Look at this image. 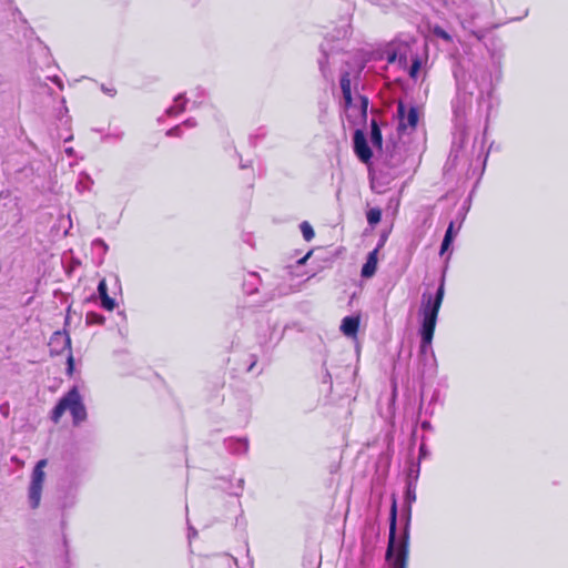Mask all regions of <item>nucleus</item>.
<instances>
[{"label":"nucleus","instance_id":"f257e3e1","mask_svg":"<svg viewBox=\"0 0 568 568\" xmlns=\"http://www.w3.org/2000/svg\"><path fill=\"white\" fill-rule=\"evenodd\" d=\"M397 528V506L393 500L389 514V536L386 549V560L389 561L390 568H407L409 557V534L405 529L403 536L396 542Z\"/></svg>","mask_w":568,"mask_h":568},{"label":"nucleus","instance_id":"f03ea898","mask_svg":"<svg viewBox=\"0 0 568 568\" xmlns=\"http://www.w3.org/2000/svg\"><path fill=\"white\" fill-rule=\"evenodd\" d=\"M445 290H444V282L439 285L435 296H432L430 294H423V302H422V315H423V322H422V352L426 351V347L430 345L435 327L437 323L438 313L443 303Z\"/></svg>","mask_w":568,"mask_h":568},{"label":"nucleus","instance_id":"7ed1b4c3","mask_svg":"<svg viewBox=\"0 0 568 568\" xmlns=\"http://www.w3.org/2000/svg\"><path fill=\"white\" fill-rule=\"evenodd\" d=\"M69 410L74 426H79L88 418V413L83 398L77 386L69 389L51 410L50 418L54 424H59L63 414Z\"/></svg>","mask_w":568,"mask_h":568},{"label":"nucleus","instance_id":"20e7f679","mask_svg":"<svg viewBox=\"0 0 568 568\" xmlns=\"http://www.w3.org/2000/svg\"><path fill=\"white\" fill-rule=\"evenodd\" d=\"M47 459H40L32 471L31 483L29 486V503L32 509H37L40 506L43 484L45 479L44 467L47 466Z\"/></svg>","mask_w":568,"mask_h":568},{"label":"nucleus","instance_id":"39448f33","mask_svg":"<svg viewBox=\"0 0 568 568\" xmlns=\"http://www.w3.org/2000/svg\"><path fill=\"white\" fill-rule=\"evenodd\" d=\"M354 152L356 156L365 164H368L373 158V152L367 143L366 136L362 130H356L353 136Z\"/></svg>","mask_w":568,"mask_h":568},{"label":"nucleus","instance_id":"423d86ee","mask_svg":"<svg viewBox=\"0 0 568 568\" xmlns=\"http://www.w3.org/2000/svg\"><path fill=\"white\" fill-rule=\"evenodd\" d=\"M51 354L60 355L64 351L71 352V337L64 328L52 334L49 342Z\"/></svg>","mask_w":568,"mask_h":568},{"label":"nucleus","instance_id":"0eeeda50","mask_svg":"<svg viewBox=\"0 0 568 568\" xmlns=\"http://www.w3.org/2000/svg\"><path fill=\"white\" fill-rule=\"evenodd\" d=\"M361 324V316H346L341 324V332L347 337H356Z\"/></svg>","mask_w":568,"mask_h":568},{"label":"nucleus","instance_id":"6e6552de","mask_svg":"<svg viewBox=\"0 0 568 568\" xmlns=\"http://www.w3.org/2000/svg\"><path fill=\"white\" fill-rule=\"evenodd\" d=\"M419 121V111L418 108L412 105L407 110V115L404 121H399L398 131H406L409 129L410 131H415Z\"/></svg>","mask_w":568,"mask_h":568},{"label":"nucleus","instance_id":"1a4fd4ad","mask_svg":"<svg viewBox=\"0 0 568 568\" xmlns=\"http://www.w3.org/2000/svg\"><path fill=\"white\" fill-rule=\"evenodd\" d=\"M378 250H379V247H376L368 254L366 263L363 265L362 272H361L363 277L368 278V277H372L376 273L377 262H378V258H377Z\"/></svg>","mask_w":568,"mask_h":568},{"label":"nucleus","instance_id":"9d476101","mask_svg":"<svg viewBox=\"0 0 568 568\" xmlns=\"http://www.w3.org/2000/svg\"><path fill=\"white\" fill-rule=\"evenodd\" d=\"M99 296L101 298V305L106 311H113L115 307V301L109 296L108 286L105 280H101L98 285Z\"/></svg>","mask_w":568,"mask_h":568},{"label":"nucleus","instance_id":"9b49d317","mask_svg":"<svg viewBox=\"0 0 568 568\" xmlns=\"http://www.w3.org/2000/svg\"><path fill=\"white\" fill-rule=\"evenodd\" d=\"M341 89L345 102V108H349L353 102L352 89H351V75L349 72H344L341 77Z\"/></svg>","mask_w":568,"mask_h":568},{"label":"nucleus","instance_id":"f8f14e48","mask_svg":"<svg viewBox=\"0 0 568 568\" xmlns=\"http://www.w3.org/2000/svg\"><path fill=\"white\" fill-rule=\"evenodd\" d=\"M371 141L372 144L377 149L382 150L383 148V135L381 128L375 119L371 120Z\"/></svg>","mask_w":568,"mask_h":568},{"label":"nucleus","instance_id":"ddd939ff","mask_svg":"<svg viewBox=\"0 0 568 568\" xmlns=\"http://www.w3.org/2000/svg\"><path fill=\"white\" fill-rule=\"evenodd\" d=\"M453 232H454V222H450L446 230L444 240L442 242L440 254H444L449 248V246L453 242V239H454Z\"/></svg>","mask_w":568,"mask_h":568},{"label":"nucleus","instance_id":"4468645a","mask_svg":"<svg viewBox=\"0 0 568 568\" xmlns=\"http://www.w3.org/2000/svg\"><path fill=\"white\" fill-rule=\"evenodd\" d=\"M367 222L369 225H376L381 222L382 219V211L378 207L371 209L367 214Z\"/></svg>","mask_w":568,"mask_h":568},{"label":"nucleus","instance_id":"2eb2a0df","mask_svg":"<svg viewBox=\"0 0 568 568\" xmlns=\"http://www.w3.org/2000/svg\"><path fill=\"white\" fill-rule=\"evenodd\" d=\"M300 229L305 241L310 242L314 239L315 232L307 221L302 222Z\"/></svg>","mask_w":568,"mask_h":568},{"label":"nucleus","instance_id":"dca6fc26","mask_svg":"<svg viewBox=\"0 0 568 568\" xmlns=\"http://www.w3.org/2000/svg\"><path fill=\"white\" fill-rule=\"evenodd\" d=\"M420 67H422V60L418 55H416L413 61H412V65L409 68V77L414 80L417 79L418 77V73H419V70H420Z\"/></svg>","mask_w":568,"mask_h":568},{"label":"nucleus","instance_id":"f3484780","mask_svg":"<svg viewBox=\"0 0 568 568\" xmlns=\"http://www.w3.org/2000/svg\"><path fill=\"white\" fill-rule=\"evenodd\" d=\"M433 33L436 37L443 39L446 42H452L453 41L452 36L446 30H444L442 27H439V26H435L434 27Z\"/></svg>","mask_w":568,"mask_h":568},{"label":"nucleus","instance_id":"a211bd4d","mask_svg":"<svg viewBox=\"0 0 568 568\" xmlns=\"http://www.w3.org/2000/svg\"><path fill=\"white\" fill-rule=\"evenodd\" d=\"M87 322L88 323L102 324L104 322V317L102 315L97 314V313L90 312V313L87 314Z\"/></svg>","mask_w":568,"mask_h":568},{"label":"nucleus","instance_id":"6ab92c4d","mask_svg":"<svg viewBox=\"0 0 568 568\" xmlns=\"http://www.w3.org/2000/svg\"><path fill=\"white\" fill-rule=\"evenodd\" d=\"M397 114H398L399 121H404L407 115L406 106H405L404 102H402V101H399L397 104Z\"/></svg>","mask_w":568,"mask_h":568},{"label":"nucleus","instance_id":"aec40b11","mask_svg":"<svg viewBox=\"0 0 568 568\" xmlns=\"http://www.w3.org/2000/svg\"><path fill=\"white\" fill-rule=\"evenodd\" d=\"M101 90L110 97H114L116 94V89L114 87H106L105 84H101Z\"/></svg>","mask_w":568,"mask_h":568},{"label":"nucleus","instance_id":"412c9836","mask_svg":"<svg viewBox=\"0 0 568 568\" xmlns=\"http://www.w3.org/2000/svg\"><path fill=\"white\" fill-rule=\"evenodd\" d=\"M166 134L170 136H180L181 135V126L176 125V126L170 129Z\"/></svg>","mask_w":568,"mask_h":568},{"label":"nucleus","instance_id":"4be33fe9","mask_svg":"<svg viewBox=\"0 0 568 568\" xmlns=\"http://www.w3.org/2000/svg\"><path fill=\"white\" fill-rule=\"evenodd\" d=\"M73 368H74L73 355H72L71 352H69V356H68V371H69L70 374H72Z\"/></svg>","mask_w":568,"mask_h":568},{"label":"nucleus","instance_id":"5701e85b","mask_svg":"<svg viewBox=\"0 0 568 568\" xmlns=\"http://www.w3.org/2000/svg\"><path fill=\"white\" fill-rule=\"evenodd\" d=\"M362 100V112L364 115H366L367 106H368V99L366 97H361Z\"/></svg>","mask_w":568,"mask_h":568},{"label":"nucleus","instance_id":"b1692460","mask_svg":"<svg viewBox=\"0 0 568 568\" xmlns=\"http://www.w3.org/2000/svg\"><path fill=\"white\" fill-rule=\"evenodd\" d=\"M471 34L479 41L484 39V34L481 32L473 31Z\"/></svg>","mask_w":568,"mask_h":568},{"label":"nucleus","instance_id":"393cba45","mask_svg":"<svg viewBox=\"0 0 568 568\" xmlns=\"http://www.w3.org/2000/svg\"><path fill=\"white\" fill-rule=\"evenodd\" d=\"M310 255H311V252H308V253H307L303 258H301V260L298 261V263H301V264H302V263H305V261L308 258V256H310Z\"/></svg>","mask_w":568,"mask_h":568}]
</instances>
